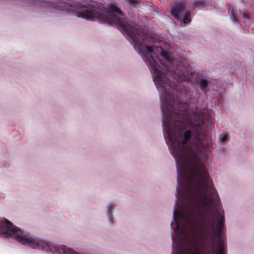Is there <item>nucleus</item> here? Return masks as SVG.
Instances as JSON below:
<instances>
[{
    "label": "nucleus",
    "instance_id": "1",
    "mask_svg": "<svg viewBox=\"0 0 254 254\" xmlns=\"http://www.w3.org/2000/svg\"><path fill=\"white\" fill-rule=\"evenodd\" d=\"M38 6L46 11L56 12H64L67 10L73 11L79 18L87 20L97 19L100 21L111 24H118L120 31L128 35L131 39L135 40V30L132 26L123 21V15L119 9L114 5H110L109 12L104 15V13L95 5L85 1H80L73 4H69L62 1H43L38 3Z\"/></svg>",
    "mask_w": 254,
    "mask_h": 254
},
{
    "label": "nucleus",
    "instance_id": "2",
    "mask_svg": "<svg viewBox=\"0 0 254 254\" xmlns=\"http://www.w3.org/2000/svg\"><path fill=\"white\" fill-rule=\"evenodd\" d=\"M116 207V204L113 202L109 203L106 206V211L109 220L113 218V212Z\"/></svg>",
    "mask_w": 254,
    "mask_h": 254
},
{
    "label": "nucleus",
    "instance_id": "3",
    "mask_svg": "<svg viewBox=\"0 0 254 254\" xmlns=\"http://www.w3.org/2000/svg\"><path fill=\"white\" fill-rule=\"evenodd\" d=\"M217 254H225V245L223 242L220 241L217 244L216 248Z\"/></svg>",
    "mask_w": 254,
    "mask_h": 254
},
{
    "label": "nucleus",
    "instance_id": "4",
    "mask_svg": "<svg viewBox=\"0 0 254 254\" xmlns=\"http://www.w3.org/2000/svg\"><path fill=\"white\" fill-rule=\"evenodd\" d=\"M182 6L181 5H177L176 7L172 9V14L175 17H179V13L182 11Z\"/></svg>",
    "mask_w": 254,
    "mask_h": 254
},
{
    "label": "nucleus",
    "instance_id": "5",
    "mask_svg": "<svg viewBox=\"0 0 254 254\" xmlns=\"http://www.w3.org/2000/svg\"><path fill=\"white\" fill-rule=\"evenodd\" d=\"M229 135L227 134H222L219 136V140L221 143H224L228 140Z\"/></svg>",
    "mask_w": 254,
    "mask_h": 254
},
{
    "label": "nucleus",
    "instance_id": "6",
    "mask_svg": "<svg viewBox=\"0 0 254 254\" xmlns=\"http://www.w3.org/2000/svg\"><path fill=\"white\" fill-rule=\"evenodd\" d=\"M190 21V16L189 13H187L183 19V22L185 23H187Z\"/></svg>",
    "mask_w": 254,
    "mask_h": 254
},
{
    "label": "nucleus",
    "instance_id": "7",
    "mask_svg": "<svg viewBox=\"0 0 254 254\" xmlns=\"http://www.w3.org/2000/svg\"><path fill=\"white\" fill-rule=\"evenodd\" d=\"M229 13L230 15L233 16L234 20H237V16L235 15V12L233 10H230V9H229Z\"/></svg>",
    "mask_w": 254,
    "mask_h": 254
},
{
    "label": "nucleus",
    "instance_id": "8",
    "mask_svg": "<svg viewBox=\"0 0 254 254\" xmlns=\"http://www.w3.org/2000/svg\"><path fill=\"white\" fill-rule=\"evenodd\" d=\"M201 87V88H204L206 87L207 85V82L205 80H202L200 82Z\"/></svg>",
    "mask_w": 254,
    "mask_h": 254
}]
</instances>
